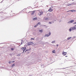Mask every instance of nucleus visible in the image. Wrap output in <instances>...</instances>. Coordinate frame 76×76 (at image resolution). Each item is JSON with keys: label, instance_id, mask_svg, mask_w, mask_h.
<instances>
[{"label": "nucleus", "instance_id": "f257e3e1", "mask_svg": "<svg viewBox=\"0 0 76 76\" xmlns=\"http://www.w3.org/2000/svg\"><path fill=\"white\" fill-rule=\"evenodd\" d=\"M51 33L50 32H49L48 34H45V36L48 37H49V36H50V35H51Z\"/></svg>", "mask_w": 76, "mask_h": 76}, {"label": "nucleus", "instance_id": "f03ea898", "mask_svg": "<svg viewBox=\"0 0 76 76\" xmlns=\"http://www.w3.org/2000/svg\"><path fill=\"white\" fill-rule=\"evenodd\" d=\"M49 9H50L48 10L49 12H53L54 10L51 7H50Z\"/></svg>", "mask_w": 76, "mask_h": 76}, {"label": "nucleus", "instance_id": "7ed1b4c3", "mask_svg": "<svg viewBox=\"0 0 76 76\" xmlns=\"http://www.w3.org/2000/svg\"><path fill=\"white\" fill-rule=\"evenodd\" d=\"M43 14V12H39L38 13V15H39V16H41V15H42Z\"/></svg>", "mask_w": 76, "mask_h": 76}, {"label": "nucleus", "instance_id": "20e7f679", "mask_svg": "<svg viewBox=\"0 0 76 76\" xmlns=\"http://www.w3.org/2000/svg\"><path fill=\"white\" fill-rule=\"evenodd\" d=\"M33 42H29L27 43V45H33Z\"/></svg>", "mask_w": 76, "mask_h": 76}, {"label": "nucleus", "instance_id": "39448f33", "mask_svg": "<svg viewBox=\"0 0 76 76\" xmlns=\"http://www.w3.org/2000/svg\"><path fill=\"white\" fill-rule=\"evenodd\" d=\"M73 22H74V20H71L68 22V23H73Z\"/></svg>", "mask_w": 76, "mask_h": 76}, {"label": "nucleus", "instance_id": "423d86ee", "mask_svg": "<svg viewBox=\"0 0 76 76\" xmlns=\"http://www.w3.org/2000/svg\"><path fill=\"white\" fill-rule=\"evenodd\" d=\"M26 47H25L24 48L23 47L21 48V50H23V52H24V51H25V50H26Z\"/></svg>", "mask_w": 76, "mask_h": 76}, {"label": "nucleus", "instance_id": "0eeeda50", "mask_svg": "<svg viewBox=\"0 0 76 76\" xmlns=\"http://www.w3.org/2000/svg\"><path fill=\"white\" fill-rule=\"evenodd\" d=\"M71 29L73 31V30H75L76 29V27H71Z\"/></svg>", "mask_w": 76, "mask_h": 76}, {"label": "nucleus", "instance_id": "6e6552de", "mask_svg": "<svg viewBox=\"0 0 76 76\" xmlns=\"http://www.w3.org/2000/svg\"><path fill=\"white\" fill-rule=\"evenodd\" d=\"M67 54V53L66 52H62V55H63V56H66Z\"/></svg>", "mask_w": 76, "mask_h": 76}, {"label": "nucleus", "instance_id": "1a4fd4ad", "mask_svg": "<svg viewBox=\"0 0 76 76\" xmlns=\"http://www.w3.org/2000/svg\"><path fill=\"white\" fill-rule=\"evenodd\" d=\"M43 20H48V18H47L46 17H45L44 18Z\"/></svg>", "mask_w": 76, "mask_h": 76}, {"label": "nucleus", "instance_id": "9d476101", "mask_svg": "<svg viewBox=\"0 0 76 76\" xmlns=\"http://www.w3.org/2000/svg\"><path fill=\"white\" fill-rule=\"evenodd\" d=\"M51 43L52 44H54L56 43V40H53L51 42Z\"/></svg>", "mask_w": 76, "mask_h": 76}, {"label": "nucleus", "instance_id": "9b49d317", "mask_svg": "<svg viewBox=\"0 0 76 76\" xmlns=\"http://www.w3.org/2000/svg\"><path fill=\"white\" fill-rule=\"evenodd\" d=\"M52 53L55 54L56 53V50H53L52 51Z\"/></svg>", "mask_w": 76, "mask_h": 76}, {"label": "nucleus", "instance_id": "f8f14e48", "mask_svg": "<svg viewBox=\"0 0 76 76\" xmlns=\"http://www.w3.org/2000/svg\"><path fill=\"white\" fill-rule=\"evenodd\" d=\"M70 11L72 12H76V10H71Z\"/></svg>", "mask_w": 76, "mask_h": 76}, {"label": "nucleus", "instance_id": "ddd939ff", "mask_svg": "<svg viewBox=\"0 0 76 76\" xmlns=\"http://www.w3.org/2000/svg\"><path fill=\"white\" fill-rule=\"evenodd\" d=\"M39 31L40 32L42 33V32L43 30H39Z\"/></svg>", "mask_w": 76, "mask_h": 76}, {"label": "nucleus", "instance_id": "4468645a", "mask_svg": "<svg viewBox=\"0 0 76 76\" xmlns=\"http://www.w3.org/2000/svg\"><path fill=\"white\" fill-rule=\"evenodd\" d=\"M31 14L32 15H33L34 14V13H35V11H34L33 12H31Z\"/></svg>", "mask_w": 76, "mask_h": 76}, {"label": "nucleus", "instance_id": "2eb2a0df", "mask_svg": "<svg viewBox=\"0 0 76 76\" xmlns=\"http://www.w3.org/2000/svg\"><path fill=\"white\" fill-rule=\"evenodd\" d=\"M71 38H72V37H69L67 38V39H68V40H69Z\"/></svg>", "mask_w": 76, "mask_h": 76}, {"label": "nucleus", "instance_id": "dca6fc26", "mask_svg": "<svg viewBox=\"0 0 76 76\" xmlns=\"http://www.w3.org/2000/svg\"><path fill=\"white\" fill-rule=\"evenodd\" d=\"M30 50L31 48H30L28 50H26L25 52H26V51H30Z\"/></svg>", "mask_w": 76, "mask_h": 76}, {"label": "nucleus", "instance_id": "f3484780", "mask_svg": "<svg viewBox=\"0 0 76 76\" xmlns=\"http://www.w3.org/2000/svg\"><path fill=\"white\" fill-rule=\"evenodd\" d=\"M69 32H71V31H72V27L71 28H69Z\"/></svg>", "mask_w": 76, "mask_h": 76}, {"label": "nucleus", "instance_id": "a211bd4d", "mask_svg": "<svg viewBox=\"0 0 76 76\" xmlns=\"http://www.w3.org/2000/svg\"><path fill=\"white\" fill-rule=\"evenodd\" d=\"M15 66V64H14L12 65V67H14V66Z\"/></svg>", "mask_w": 76, "mask_h": 76}, {"label": "nucleus", "instance_id": "6ab92c4d", "mask_svg": "<svg viewBox=\"0 0 76 76\" xmlns=\"http://www.w3.org/2000/svg\"><path fill=\"white\" fill-rule=\"evenodd\" d=\"M37 18H34L33 20H37Z\"/></svg>", "mask_w": 76, "mask_h": 76}, {"label": "nucleus", "instance_id": "aec40b11", "mask_svg": "<svg viewBox=\"0 0 76 76\" xmlns=\"http://www.w3.org/2000/svg\"><path fill=\"white\" fill-rule=\"evenodd\" d=\"M21 55V54L20 53H19V54L17 55V56H20V55Z\"/></svg>", "mask_w": 76, "mask_h": 76}, {"label": "nucleus", "instance_id": "412c9836", "mask_svg": "<svg viewBox=\"0 0 76 76\" xmlns=\"http://www.w3.org/2000/svg\"><path fill=\"white\" fill-rule=\"evenodd\" d=\"M40 24H41V23H40V22H39L37 24V25H39Z\"/></svg>", "mask_w": 76, "mask_h": 76}, {"label": "nucleus", "instance_id": "4be33fe9", "mask_svg": "<svg viewBox=\"0 0 76 76\" xmlns=\"http://www.w3.org/2000/svg\"><path fill=\"white\" fill-rule=\"evenodd\" d=\"M13 62H15V61H10V63H12Z\"/></svg>", "mask_w": 76, "mask_h": 76}, {"label": "nucleus", "instance_id": "5701e85b", "mask_svg": "<svg viewBox=\"0 0 76 76\" xmlns=\"http://www.w3.org/2000/svg\"><path fill=\"white\" fill-rule=\"evenodd\" d=\"M31 40H34V39L33 38H31Z\"/></svg>", "mask_w": 76, "mask_h": 76}, {"label": "nucleus", "instance_id": "b1692460", "mask_svg": "<svg viewBox=\"0 0 76 76\" xmlns=\"http://www.w3.org/2000/svg\"><path fill=\"white\" fill-rule=\"evenodd\" d=\"M37 26H38V24H37V25H35L34 26V27H36Z\"/></svg>", "mask_w": 76, "mask_h": 76}, {"label": "nucleus", "instance_id": "393cba45", "mask_svg": "<svg viewBox=\"0 0 76 76\" xmlns=\"http://www.w3.org/2000/svg\"><path fill=\"white\" fill-rule=\"evenodd\" d=\"M11 50H14V49L13 48H11Z\"/></svg>", "mask_w": 76, "mask_h": 76}, {"label": "nucleus", "instance_id": "a878e982", "mask_svg": "<svg viewBox=\"0 0 76 76\" xmlns=\"http://www.w3.org/2000/svg\"><path fill=\"white\" fill-rule=\"evenodd\" d=\"M73 24H76V22H75V23H73Z\"/></svg>", "mask_w": 76, "mask_h": 76}, {"label": "nucleus", "instance_id": "bb28decb", "mask_svg": "<svg viewBox=\"0 0 76 76\" xmlns=\"http://www.w3.org/2000/svg\"><path fill=\"white\" fill-rule=\"evenodd\" d=\"M49 24H51V22H50L49 23Z\"/></svg>", "mask_w": 76, "mask_h": 76}, {"label": "nucleus", "instance_id": "cd10ccee", "mask_svg": "<svg viewBox=\"0 0 76 76\" xmlns=\"http://www.w3.org/2000/svg\"><path fill=\"white\" fill-rule=\"evenodd\" d=\"M71 12V11L69 10V11H67V12Z\"/></svg>", "mask_w": 76, "mask_h": 76}, {"label": "nucleus", "instance_id": "c85d7f7f", "mask_svg": "<svg viewBox=\"0 0 76 76\" xmlns=\"http://www.w3.org/2000/svg\"><path fill=\"white\" fill-rule=\"evenodd\" d=\"M66 57H67V56H65Z\"/></svg>", "mask_w": 76, "mask_h": 76}, {"label": "nucleus", "instance_id": "c756f323", "mask_svg": "<svg viewBox=\"0 0 76 76\" xmlns=\"http://www.w3.org/2000/svg\"><path fill=\"white\" fill-rule=\"evenodd\" d=\"M53 46L54 47V46H55V45H53Z\"/></svg>", "mask_w": 76, "mask_h": 76}, {"label": "nucleus", "instance_id": "7c9ffc66", "mask_svg": "<svg viewBox=\"0 0 76 76\" xmlns=\"http://www.w3.org/2000/svg\"><path fill=\"white\" fill-rule=\"evenodd\" d=\"M30 12H29L28 13H30Z\"/></svg>", "mask_w": 76, "mask_h": 76}, {"label": "nucleus", "instance_id": "2f4dec72", "mask_svg": "<svg viewBox=\"0 0 76 76\" xmlns=\"http://www.w3.org/2000/svg\"><path fill=\"white\" fill-rule=\"evenodd\" d=\"M21 44H22V43H21Z\"/></svg>", "mask_w": 76, "mask_h": 76}, {"label": "nucleus", "instance_id": "473e14b6", "mask_svg": "<svg viewBox=\"0 0 76 76\" xmlns=\"http://www.w3.org/2000/svg\"><path fill=\"white\" fill-rule=\"evenodd\" d=\"M48 15H49V14H48Z\"/></svg>", "mask_w": 76, "mask_h": 76}, {"label": "nucleus", "instance_id": "72a5a7b5", "mask_svg": "<svg viewBox=\"0 0 76 76\" xmlns=\"http://www.w3.org/2000/svg\"><path fill=\"white\" fill-rule=\"evenodd\" d=\"M75 26H76V25Z\"/></svg>", "mask_w": 76, "mask_h": 76}]
</instances>
